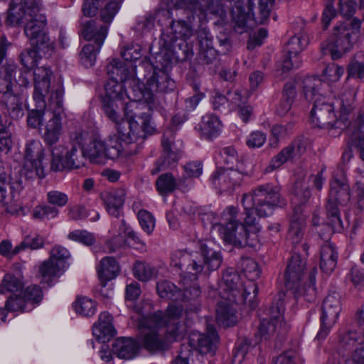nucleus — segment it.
I'll use <instances>...</instances> for the list:
<instances>
[{"instance_id": "1", "label": "nucleus", "mask_w": 364, "mask_h": 364, "mask_svg": "<svg viewBox=\"0 0 364 364\" xmlns=\"http://www.w3.org/2000/svg\"><path fill=\"white\" fill-rule=\"evenodd\" d=\"M149 103L130 100L124 107V116L119 114L116 125L118 138L124 146H127L126 152L133 155L141 149V144L147 135L155 133L156 129L151 121Z\"/></svg>"}, {"instance_id": "2", "label": "nucleus", "mask_w": 364, "mask_h": 364, "mask_svg": "<svg viewBox=\"0 0 364 364\" xmlns=\"http://www.w3.org/2000/svg\"><path fill=\"white\" fill-rule=\"evenodd\" d=\"M241 203L245 210L243 223H240L237 219V209L233 206L228 207L224 212L225 222L218 225V232L226 243L238 248L252 247L256 245L257 233L261 229L259 224L260 217L255 203L247 205L244 196Z\"/></svg>"}, {"instance_id": "3", "label": "nucleus", "mask_w": 364, "mask_h": 364, "mask_svg": "<svg viewBox=\"0 0 364 364\" xmlns=\"http://www.w3.org/2000/svg\"><path fill=\"white\" fill-rule=\"evenodd\" d=\"M317 268L313 267L307 274L306 260L299 254L294 253L287 260L284 272L285 287L296 299L300 297L314 302L317 297L315 287Z\"/></svg>"}, {"instance_id": "4", "label": "nucleus", "mask_w": 364, "mask_h": 364, "mask_svg": "<svg viewBox=\"0 0 364 364\" xmlns=\"http://www.w3.org/2000/svg\"><path fill=\"white\" fill-rule=\"evenodd\" d=\"M220 299L230 301H241L248 304L251 309L257 306L256 296L258 293L257 284L252 280H242L240 274L233 267L225 269L218 283Z\"/></svg>"}, {"instance_id": "5", "label": "nucleus", "mask_w": 364, "mask_h": 364, "mask_svg": "<svg viewBox=\"0 0 364 364\" xmlns=\"http://www.w3.org/2000/svg\"><path fill=\"white\" fill-rule=\"evenodd\" d=\"M361 22L353 18L350 22L338 23L329 38L321 43L323 55L330 54L333 60H337L350 51L360 33Z\"/></svg>"}, {"instance_id": "6", "label": "nucleus", "mask_w": 364, "mask_h": 364, "mask_svg": "<svg viewBox=\"0 0 364 364\" xmlns=\"http://www.w3.org/2000/svg\"><path fill=\"white\" fill-rule=\"evenodd\" d=\"M292 202L295 204V207L291 218L287 237L296 248V245H299L303 237V230L306 225V218L302 213V205H305L311 196L310 188L304 178H298L294 181L292 187Z\"/></svg>"}, {"instance_id": "7", "label": "nucleus", "mask_w": 364, "mask_h": 364, "mask_svg": "<svg viewBox=\"0 0 364 364\" xmlns=\"http://www.w3.org/2000/svg\"><path fill=\"white\" fill-rule=\"evenodd\" d=\"M243 196L247 205L255 203L259 217L272 215L275 208L285 204L281 196V187L272 183L259 185Z\"/></svg>"}, {"instance_id": "8", "label": "nucleus", "mask_w": 364, "mask_h": 364, "mask_svg": "<svg viewBox=\"0 0 364 364\" xmlns=\"http://www.w3.org/2000/svg\"><path fill=\"white\" fill-rule=\"evenodd\" d=\"M326 204V223L333 232H341L344 227L341 220L339 205H347L350 200V187L344 179L334 178Z\"/></svg>"}, {"instance_id": "9", "label": "nucleus", "mask_w": 364, "mask_h": 364, "mask_svg": "<svg viewBox=\"0 0 364 364\" xmlns=\"http://www.w3.org/2000/svg\"><path fill=\"white\" fill-rule=\"evenodd\" d=\"M183 309L178 305H169L164 313L158 311L151 314L149 320L156 327H166L164 337L171 346L173 342L182 338L186 332L185 325L181 321Z\"/></svg>"}, {"instance_id": "10", "label": "nucleus", "mask_w": 364, "mask_h": 364, "mask_svg": "<svg viewBox=\"0 0 364 364\" xmlns=\"http://www.w3.org/2000/svg\"><path fill=\"white\" fill-rule=\"evenodd\" d=\"M118 136L109 137L107 141L98 138L93 139L86 146H82L87 159L93 164H104L107 159L118 158L125 149L122 142H118Z\"/></svg>"}, {"instance_id": "11", "label": "nucleus", "mask_w": 364, "mask_h": 364, "mask_svg": "<svg viewBox=\"0 0 364 364\" xmlns=\"http://www.w3.org/2000/svg\"><path fill=\"white\" fill-rule=\"evenodd\" d=\"M139 69L143 70L144 77L153 99L157 93H168L176 87L175 81L170 77L168 72L159 69L148 59L143 60L139 65Z\"/></svg>"}, {"instance_id": "12", "label": "nucleus", "mask_w": 364, "mask_h": 364, "mask_svg": "<svg viewBox=\"0 0 364 364\" xmlns=\"http://www.w3.org/2000/svg\"><path fill=\"white\" fill-rule=\"evenodd\" d=\"M69 251L61 245H55L50 252V257L39 267V274L42 283L48 287L53 285V280L60 277L68 267Z\"/></svg>"}, {"instance_id": "13", "label": "nucleus", "mask_w": 364, "mask_h": 364, "mask_svg": "<svg viewBox=\"0 0 364 364\" xmlns=\"http://www.w3.org/2000/svg\"><path fill=\"white\" fill-rule=\"evenodd\" d=\"M284 299L282 295L264 310L266 315L261 319L257 331L255 333L256 343L267 341L274 336L278 327H281L284 319Z\"/></svg>"}, {"instance_id": "14", "label": "nucleus", "mask_w": 364, "mask_h": 364, "mask_svg": "<svg viewBox=\"0 0 364 364\" xmlns=\"http://www.w3.org/2000/svg\"><path fill=\"white\" fill-rule=\"evenodd\" d=\"M65 146H58L53 151L50 156V170L54 172L64 170L77 169L85 164L86 156L83 153V148L80 144H73L65 154Z\"/></svg>"}, {"instance_id": "15", "label": "nucleus", "mask_w": 364, "mask_h": 364, "mask_svg": "<svg viewBox=\"0 0 364 364\" xmlns=\"http://www.w3.org/2000/svg\"><path fill=\"white\" fill-rule=\"evenodd\" d=\"M46 18L41 14L35 21L28 22L24 32L35 50L44 55H50L54 50V43L50 41L46 31Z\"/></svg>"}, {"instance_id": "16", "label": "nucleus", "mask_w": 364, "mask_h": 364, "mask_svg": "<svg viewBox=\"0 0 364 364\" xmlns=\"http://www.w3.org/2000/svg\"><path fill=\"white\" fill-rule=\"evenodd\" d=\"M211 242L202 243L200 246V256L203 260L193 259L188 267L191 269L195 279L199 274L208 275L211 272L218 269L222 262L223 256L219 250L215 249Z\"/></svg>"}, {"instance_id": "17", "label": "nucleus", "mask_w": 364, "mask_h": 364, "mask_svg": "<svg viewBox=\"0 0 364 364\" xmlns=\"http://www.w3.org/2000/svg\"><path fill=\"white\" fill-rule=\"evenodd\" d=\"M105 94L102 97V109L105 115L112 122H118L119 113L118 112L119 105H122V100L124 96V85L116 79L109 77L105 85Z\"/></svg>"}, {"instance_id": "18", "label": "nucleus", "mask_w": 364, "mask_h": 364, "mask_svg": "<svg viewBox=\"0 0 364 364\" xmlns=\"http://www.w3.org/2000/svg\"><path fill=\"white\" fill-rule=\"evenodd\" d=\"M308 41L302 34L293 36L286 43L284 48L285 55L280 65V69H277V75L281 78L283 74L288 73L292 69H296L301 64L300 53L307 46Z\"/></svg>"}, {"instance_id": "19", "label": "nucleus", "mask_w": 364, "mask_h": 364, "mask_svg": "<svg viewBox=\"0 0 364 364\" xmlns=\"http://www.w3.org/2000/svg\"><path fill=\"white\" fill-rule=\"evenodd\" d=\"M45 156V148L39 140L28 141L24 150L23 169L26 171L27 177L32 178L37 176L45 177L43 166V159Z\"/></svg>"}, {"instance_id": "20", "label": "nucleus", "mask_w": 364, "mask_h": 364, "mask_svg": "<svg viewBox=\"0 0 364 364\" xmlns=\"http://www.w3.org/2000/svg\"><path fill=\"white\" fill-rule=\"evenodd\" d=\"M248 173L247 170L241 168L238 165L236 169L232 167L227 169L218 167L213 173L210 180L215 188H218L221 192H230L240 186L243 176Z\"/></svg>"}, {"instance_id": "21", "label": "nucleus", "mask_w": 364, "mask_h": 364, "mask_svg": "<svg viewBox=\"0 0 364 364\" xmlns=\"http://www.w3.org/2000/svg\"><path fill=\"white\" fill-rule=\"evenodd\" d=\"M174 138L175 134L171 129L164 132L161 139L162 154L150 171L152 175H156L160 171L167 169L180 159L181 151L176 147Z\"/></svg>"}, {"instance_id": "22", "label": "nucleus", "mask_w": 364, "mask_h": 364, "mask_svg": "<svg viewBox=\"0 0 364 364\" xmlns=\"http://www.w3.org/2000/svg\"><path fill=\"white\" fill-rule=\"evenodd\" d=\"M310 121L314 127L322 129L338 128L339 121L336 119L334 109L331 104L326 102L325 99L315 100L311 111Z\"/></svg>"}, {"instance_id": "23", "label": "nucleus", "mask_w": 364, "mask_h": 364, "mask_svg": "<svg viewBox=\"0 0 364 364\" xmlns=\"http://www.w3.org/2000/svg\"><path fill=\"white\" fill-rule=\"evenodd\" d=\"M40 5L35 1L25 2V5L11 2L8 10L7 22L12 26H19L25 23V26L35 18H38L41 14Z\"/></svg>"}, {"instance_id": "24", "label": "nucleus", "mask_w": 364, "mask_h": 364, "mask_svg": "<svg viewBox=\"0 0 364 364\" xmlns=\"http://www.w3.org/2000/svg\"><path fill=\"white\" fill-rule=\"evenodd\" d=\"M50 114V119L46 122L44 127L41 129V138L51 156L55 149L63 145L58 144L63 133V115L60 114L58 111L52 112Z\"/></svg>"}, {"instance_id": "25", "label": "nucleus", "mask_w": 364, "mask_h": 364, "mask_svg": "<svg viewBox=\"0 0 364 364\" xmlns=\"http://www.w3.org/2000/svg\"><path fill=\"white\" fill-rule=\"evenodd\" d=\"M207 333H193L189 337V344L200 354L215 355L219 337L215 328L208 326Z\"/></svg>"}, {"instance_id": "26", "label": "nucleus", "mask_w": 364, "mask_h": 364, "mask_svg": "<svg viewBox=\"0 0 364 364\" xmlns=\"http://www.w3.org/2000/svg\"><path fill=\"white\" fill-rule=\"evenodd\" d=\"M108 26L100 23L96 19L80 21V34L94 45L102 48L107 36Z\"/></svg>"}, {"instance_id": "27", "label": "nucleus", "mask_w": 364, "mask_h": 364, "mask_svg": "<svg viewBox=\"0 0 364 364\" xmlns=\"http://www.w3.org/2000/svg\"><path fill=\"white\" fill-rule=\"evenodd\" d=\"M8 45L4 41L0 42V93L3 97L13 92V80L16 72L14 63H6L1 65L6 59Z\"/></svg>"}, {"instance_id": "28", "label": "nucleus", "mask_w": 364, "mask_h": 364, "mask_svg": "<svg viewBox=\"0 0 364 364\" xmlns=\"http://www.w3.org/2000/svg\"><path fill=\"white\" fill-rule=\"evenodd\" d=\"M255 0H247V7L243 6L240 1H237L232 7L231 15L232 18L233 28L235 32L242 33L246 31L247 23L254 20L253 9L255 7Z\"/></svg>"}, {"instance_id": "29", "label": "nucleus", "mask_w": 364, "mask_h": 364, "mask_svg": "<svg viewBox=\"0 0 364 364\" xmlns=\"http://www.w3.org/2000/svg\"><path fill=\"white\" fill-rule=\"evenodd\" d=\"M341 343L346 350H352V359L356 364H364V341L362 335L350 330L341 338Z\"/></svg>"}, {"instance_id": "30", "label": "nucleus", "mask_w": 364, "mask_h": 364, "mask_svg": "<svg viewBox=\"0 0 364 364\" xmlns=\"http://www.w3.org/2000/svg\"><path fill=\"white\" fill-rule=\"evenodd\" d=\"M125 196L123 190H113L102 193L101 198L105 209L110 215L118 218L122 215Z\"/></svg>"}, {"instance_id": "31", "label": "nucleus", "mask_w": 364, "mask_h": 364, "mask_svg": "<svg viewBox=\"0 0 364 364\" xmlns=\"http://www.w3.org/2000/svg\"><path fill=\"white\" fill-rule=\"evenodd\" d=\"M236 301H230L221 299L216 308V319L218 323L224 327H231L237 323L238 317L234 304Z\"/></svg>"}, {"instance_id": "32", "label": "nucleus", "mask_w": 364, "mask_h": 364, "mask_svg": "<svg viewBox=\"0 0 364 364\" xmlns=\"http://www.w3.org/2000/svg\"><path fill=\"white\" fill-rule=\"evenodd\" d=\"M140 346L139 343L131 338H119L112 345V351L117 357L122 359H132L136 356Z\"/></svg>"}, {"instance_id": "33", "label": "nucleus", "mask_w": 364, "mask_h": 364, "mask_svg": "<svg viewBox=\"0 0 364 364\" xmlns=\"http://www.w3.org/2000/svg\"><path fill=\"white\" fill-rule=\"evenodd\" d=\"M142 345L146 350L151 353L164 352L170 348L168 341L164 336L160 334L156 329H149L144 333Z\"/></svg>"}, {"instance_id": "34", "label": "nucleus", "mask_w": 364, "mask_h": 364, "mask_svg": "<svg viewBox=\"0 0 364 364\" xmlns=\"http://www.w3.org/2000/svg\"><path fill=\"white\" fill-rule=\"evenodd\" d=\"M22 188L18 181H14L6 176H0V203L8 205L16 200Z\"/></svg>"}, {"instance_id": "35", "label": "nucleus", "mask_w": 364, "mask_h": 364, "mask_svg": "<svg viewBox=\"0 0 364 364\" xmlns=\"http://www.w3.org/2000/svg\"><path fill=\"white\" fill-rule=\"evenodd\" d=\"M119 272V266L114 257H105L102 259L97 268V274L102 287H105L107 282L116 278Z\"/></svg>"}, {"instance_id": "36", "label": "nucleus", "mask_w": 364, "mask_h": 364, "mask_svg": "<svg viewBox=\"0 0 364 364\" xmlns=\"http://www.w3.org/2000/svg\"><path fill=\"white\" fill-rule=\"evenodd\" d=\"M338 252L334 244L326 242L321 247L320 268L325 273L332 272L336 267Z\"/></svg>"}, {"instance_id": "37", "label": "nucleus", "mask_w": 364, "mask_h": 364, "mask_svg": "<svg viewBox=\"0 0 364 364\" xmlns=\"http://www.w3.org/2000/svg\"><path fill=\"white\" fill-rule=\"evenodd\" d=\"M348 131L350 132L352 142L358 149L360 157L364 161V112H359Z\"/></svg>"}, {"instance_id": "38", "label": "nucleus", "mask_w": 364, "mask_h": 364, "mask_svg": "<svg viewBox=\"0 0 364 364\" xmlns=\"http://www.w3.org/2000/svg\"><path fill=\"white\" fill-rule=\"evenodd\" d=\"M14 269L16 271V274L14 273H7L4 275L1 283L0 284V294L11 292L15 294L21 291L23 287V275L18 268V264L14 265Z\"/></svg>"}, {"instance_id": "39", "label": "nucleus", "mask_w": 364, "mask_h": 364, "mask_svg": "<svg viewBox=\"0 0 364 364\" xmlns=\"http://www.w3.org/2000/svg\"><path fill=\"white\" fill-rule=\"evenodd\" d=\"M126 95L130 100L147 103H151L154 101L153 94H151L149 89H148L146 82L144 83L138 79L132 80L129 90L126 92Z\"/></svg>"}, {"instance_id": "40", "label": "nucleus", "mask_w": 364, "mask_h": 364, "mask_svg": "<svg viewBox=\"0 0 364 364\" xmlns=\"http://www.w3.org/2000/svg\"><path fill=\"white\" fill-rule=\"evenodd\" d=\"M221 127L219 118L212 114L203 116L200 123V134L207 139L217 137L220 133Z\"/></svg>"}, {"instance_id": "41", "label": "nucleus", "mask_w": 364, "mask_h": 364, "mask_svg": "<svg viewBox=\"0 0 364 364\" xmlns=\"http://www.w3.org/2000/svg\"><path fill=\"white\" fill-rule=\"evenodd\" d=\"M341 296L338 293L328 294L323 301L322 314L323 318L337 320L341 311Z\"/></svg>"}, {"instance_id": "42", "label": "nucleus", "mask_w": 364, "mask_h": 364, "mask_svg": "<svg viewBox=\"0 0 364 364\" xmlns=\"http://www.w3.org/2000/svg\"><path fill=\"white\" fill-rule=\"evenodd\" d=\"M217 56L218 51L213 48V38L207 33H205L204 36H200L198 58L201 63L211 64L216 60Z\"/></svg>"}, {"instance_id": "43", "label": "nucleus", "mask_w": 364, "mask_h": 364, "mask_svg": "<svg viewBox=\"0 0 364 364\" xmlns=\"http://www.w3.org/2000/svg\"><path fill=\"white\" fill-rule=\"evenodd\" d=\"M357 89L350 87L347 82L343 85L339 95L340 109L342 115L350 114L355 108Z\"/></svg>"}, {"instance_id": "44", "label": "nucleus", "mask_w": 364, "mask_h": 364, "mask_svg": "<svg viewBox=\"0 0 364 364\" xmlns=\"http://www.w3.org/2000/svg\"><path fill=\"white\" fill-rule=\"evenodd\" d=\"M60 210L48 203H42L36 205L31 212L33 220L46 223L58 217Z\"/></svg>"}, {"instance_id": "45", "label": "nucleus", "mask_w": 364, "mask_h": 364, "mask_svg": "<svg viewBox=\"0 0 364 364\" xmlns=\"http://www.w3.org/2000/svg\"><path fill=\"white\" fill-rule=\"evenodd\" d=\"M169 50L175 58V62H183L191 58L193 50L188 46L185 39L171 40Z\"/></svg>"}, {"instance_id": "46", "label": "nucleus", "mask_w": 364, "mask_h": 364, "mask_svg": "<svg viewBox=\"0 0 364 364\" xmlns=\"http://www.w3.org/2000/svg\"><path fill=\"white\" fill-rule=\"evenodd\" d=\"M322 86L321 80L317 77H307L303 80L304 95L308 101H315L319 98L325 99L324 96L320 93Z\"/></svg>"}, {"instance_id": "47", "label": "nucleus", "mask_w": 364, "mask_h": 364, "mask_svg": "<svg viewBox=\"0 0 364 364\" xmlns=\"http://www.w3.org/2000/svg\"><path fill=\"white\" fill-rule=\"evenodd\" d=\"M3 101L12 119H18L23 116V102L19 95L10 93L3 97Z\"/></svg>"}, {"instance_id": "48", "label": "nucleus", "mask_w": 364, "mask_h": 364, "mask_svg": "<svg viewBox=\"0 0 364 364\" xmlns=\"http://www.w3.org/2000/svg\"><path fill=\"white\" fill-rule=\"evenodd\" d=\"M156 291L162 299H171L172 301H180L181 299L182 289L167 280L158 282L156 284Z\"/></svg>"}, {"instance_id": "49", "label": "nucleus", "mask_w": 364, "mask_h": 364, "mask_svg": "<svg viewBox=\"0 0 364 364\" xmlns=\"http://www.w3.org/2000/svg\"><path fill=\"white\" fill-rule=\"evenodd\" d=\"M156 189L161 195H168L178 188L177 179L171 173H165L160 175L155 183Z\"/></svg>"}, {"instance_id": "50", "label": "nucleus", "mask_w": 364, "mask_h": 364, "mask_svg": "<svg viewBox=\"0 0 364 364\" xmlns=\"http://www.w3.org/2000/svg\"><path fill=\"white\" fill-rule=\"evenodd\" d=\"M107 75L109 78L116 79L124 82L128 80L130 72L127 66L119 59H114L107 67Z\"/></svg>"}, {"instance_id": "51", "label": "nucleus", "mask_w": 364, "mask_h": 364, "mask_svg": "<svg viewBox=\"0 0 364 364\" xmlns=\"http://www.w3.org/2000/svg\"><path fill=\"white\" fill-rule=\"evenodd\" d=\"M124 0H109L100 10V18L104 25L109 27L114 18L119 12Z\"/></svg>"}, {"instance_id": "52", "label": "nucleus", "mask_w": 364, "mask_h": 364, "mask_svg": "<svg viewBox=\"0 0 364 364\" xmlns=\"http://www.w3.org/2000/svg\"><path fill=\"white\" fill-rule=\"evenodd\" d=\"M294 157L295 155L293 153V148L288 145L284 147L270 160L269 165L264 169V172L270 173L280 168L287 162L293 160Z\"/></svg>"}, {"instance_id": "53", "label": "nucleus", "mask_w": 364, "mask_h": 364, "mask_svg": "<svg viewBox=\"0 0 364 364\" xmlns=\"http://www.w3.org/2000/svg\"><path fill=\"white\" fill-rule=\"evenodd\" d=\"M133 274L141 282H148L156 276V269L145 261L137 260L132 268Z\"/></svg>"}, {"instance_id": "54", "label": "nucleus", "mask_w": 364, "mask_h": 364, "mask_svg": "<svg viewBox=\"0 0 364 364\" xmlns=\"http://www.w3.org/2000/svg\"><path fill=\"white\" fill-rule=\"evenodd\" d=\"M75 312L85 317H91L97 311L96 302L86 296L77 297L73 304Z\"/></svg>"}, {"instance_id": "55", "label": "nucleus", "mask_w": 364, "mask_h": 364, "mask_svg": "<svg viewBox=\"0 0 364 364\" xmlns=\"http://www.w3.org/2000/svg\"><path fill=\"white\" fill-rule=\"evenodd\" d=\"M28 306H32L33 309L42 301L43 294L42 289L37 284H31L22 289L21 291Z\"/></svg>"}, {"instance_id": "56", "label": "nucleus", "mask_w": 364, "mask_h": 364, "mask_svg": "<svg viewBox=\"0 0 364 364\" xmlns=\"http://www.w3.org/2000/svg\"><path fill=\"white\" fill-rule=\"evenodd\" d=\"M5 306L11 312H28L32 310V306H28L21 292L18 294H12L9 296Z\"/></svg>"}, {"instance_id": "57", "label": "nucleus", "mask_w": 364, "mask_h": 364, "mask_svg": "<svg viewBox=\"0 0 364 364\" xmlns=\"http://www.w3.org/2000/svg\"><path fill=\"white\" fill-rule=\"evenodd\" d=\"M100 49L101 48H98V46L92 43L85 45L80 53L81 64L87 68L93 66Z\"/></svg>"}, {"instance_id": "58", "label": "nucleus", "mask_w": 364, "mask_h": 364, "mask_svg": "<svg viewBox=\"0 0 364 364\" xmlns=\"http://www.w3.org/2000/svg\"><path fill=\"white\" fill-rule=\"evenodd\" d=\"M34 75V83L35 86L40 87L44 89H49L50 85V77L52 72L51 70L46 67H37L36 65L33 68Z\"/></svg>"}, {"instance_id": "59", "label": "nucleus", "mask_w": 364, "mask_h": 364, "mask_svg": "<svg viewBox=\"0 0 364 364\" xmlns=\"http://www.w3.org/2000/svg\"><path fill=\"white\" fill-rule=\"evenodd\" d=\"M115 333L114 327L112 323L95 324L93 326V335L102 343L109 341Z\"/></svg>"}, {"instance_id": "60", "label": "nucleus", "mask_w": 364, "mask_h": 364, "mask_svg": "<svg viewBox=\"0 0 364 364\" xmlns=\"http://www.w3.org/2000/svg\"><path fill=\"white\" fill-rule=\"evenodd\" d=\"M137 218L142 230L148 235H151L155 228V218L148 210L141 209L137 214Z\"/></svg>"}, {"instance_id": "61", "label": "nucleus", "mask_w": 364, "mask_h": 364, "mask_svg": "<svg viewBox=\"0 0 364 364\" xmlns=\"http://www.w3.org/2000/svg\"><path fill=\"white\" fill-rule=\"evenodd\" d=\"M172 40L185 39L190 37L192 33L190 26L184 21H173L171 25Z\"/></svg>"}, {"instance_id": "62", "label": "nucleus", "mask_w": 364, "mask_h": 364, "mask_svg": "<svg viewBox=\"0 0 364 364\" xmlns=\"http://www.w3.org/2000/svg\"><path fill=\"white\" fill-rule=\"evenodd\" d=\"M68 237L86 246H91L96 241L94 235L85 230H73L68 234Z\"/></svg>"}, {"instance_id": "63", "label": "nucleus", "mask_w": 364, "mask_h": 364, "mask_svg": "<svg viewBox=\"0 0 364 364\" xmlns=\"http://www.w3.org/2000/svg\"><path fill=\"white\" fill-rule=\"evenodd\" d=\"M347 78H354L364 82V63L359 62L355 58L352 59L347 65Z\"/></svg>"}, {"instance_id": "64", "label": "nucleus", "mask_w": 364, "mask_h": 364, "mask_svg": "<svg viewBox=\"0 0 364 364\" xmlns=\"http://www.w3.org/2000/svg\"><path fill=\"white\" fill-rule=\"evenodd\" d=\"M344 73V68L333 63L328 64L322 72L324 80L328 82H336Z\"/></svg>"}]
</instances>
